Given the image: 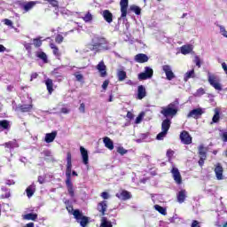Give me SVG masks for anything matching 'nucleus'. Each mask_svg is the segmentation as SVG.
<instances>
[{
  "instance_id": "obj_1",
  "label": "nucleus",
  "mask_w": 227,
  "mask_h": 227,
  "mask_svg": "<svg viewBox=\"0 0 227 227\" xmlns=\"http://www.w3.org/2000/svg\"><path fill=\"white\" fill-rule=\"evenodd\" d=\"M87 51H94L95 52H98V51H109L111 46H109V43L104 37L94 36L91 40V43L87 45Z\"/></svg>"
},
{
  "instance_id": "obj_2",
  "label": "nucleus",
  "mask_w": 227,
  "mask_h": 227,
  "mask_svg": "<svg viewBox=\"0 0 227 227\" xmlns=\"http://www.w3.org/2000/svg\"><path fill=\"white\" fill-rule=\"evenodd\" d=\"M179 105L180 103L178 102V99H176L174 102L168 104L167 106H162L160 114H163L166 119L176 116Z\"/></svg>"
},
{
  "instance_id": "obj_3",
  "label": "nucleus",
  "mask_w": 227,
  "mask_h": 227,
  "mask_svg": "<svg viewBox=\"0 0 227 227\" xmlns=\"http://www.w3.org/2000/svg\"><path fill=\"white\" fill-rule=\"evenodd\" d=\"M73 215L77 223H79L80 226L86 227V225L90 223V218L82 215V212L79 209H74L73 212Z\"/></svg>"
},
{
  "instance_id": "obj_4",
  "label": "nucleus",
  "mask_w": 227,
  "mask_h": 227,
  "mask_svg": "<svg viewBox=\"0 0 227 227\" xmlns=\"http://www.w3.org/2000/svg\"><path fill=\"white\" fill-rule=\"evenodd\" d=\"M207 81L209 84H211L213 88H215V90H217L218 91H221L223 90V86L219 82V77H217V75L208 73Z\"/></svg>"
},
{
  "instance_id": "obj_5",
  "label": "nucleus",
  "mask_w": 227,
  "mask_h": 227,
  "mask_svg": "<svg viewBox=\"0 0 227 227\" xmlns=\"http://www.w3.org/2000/svg\"><path fill=\"white\" fill-rule=\"evenodd\" d=\"M153 77V69L150 67H145V72L138 74L139 81H146V79H152Z\"/></svg>"
},
{
  "instance_id": "obj_6",
  "label": "nucleus",
  "mask_w": 227,
  "mask_h": 227,
  "mask_svg": "<svg viewBox=\"0 0 227 227\" xmlns=\"http://www.w3.org/2000/svg\"><path fill=\"white\" fill-rule=\"evenodd\" d=\"M162 70L168 81H173V79H175L176 75L175 73H173V68L171 67V66L164 65L162 66Z\"/></svg>"
},
{
  "instance_id": "obj_7",
  "label": "nucleus",
  "mask_w": 227,
  "mask_h": 227,
  "mask_svg": "<svg viewBox=\"0 0 227 227\" xmlns=\"http://www.w3.org/2000/svg\"><path fill=\"white\" fill-rule=\"evenodd\" d=\"M202 114H205V108L199 107L190 111L187 118H194L195 120H198Z\"/></svg>"
},
{
  "instance_id": "obj_8",
  "label": "nucleus",
  "mask_w": 227,
  "mask_h": 227,
  "mask_svg": "<svg viewBox=\"0 0 227 227\" xmlns=\"http://www.w3.org/2000/svg\"><path fill=\"white\" fill-rule=\"evenodd\" d=\"M98 71L100 77H107V67L104 63V60H101L96 67Z\"/></svg>"
},
{
  "instance_id": "obj_9",
  "label": "nucleus",
  "mask_w": 227,
  "mask_h": 227,
  "mask_svg": "<svg viewBox=\"0 0 227 227\" xmlns=\"http://www.w3.org/2000/svg\"><path fill=\"white\" fill-rule=\"evenodd\" d=\"M171 173L176 184H177V185H182V175L180 174V170L174 167L171 169Z\"/></svg>"
},
{
  "instance_id": "obj_10",
  "label": "nucleus",
  "mask_w": 227,
  "mask_h": 227,
  "mask_svg": "<svg viewBox=\"0 0 227 227\" xmlns=\"http://www.w3.org/2000/svg\"><path fill=\"white\" fill-rule=\"evenodd\" d=\"M180 139L182 141V143L184 145H191V143H192V137H191V135L189 134V132L184 130L181 134H180Z\"/></svg>"
},
{
  "instance_id": "obj_11",
  "label": "nucleus",
  "mask_w": 227,
  "mask_h": 227,
  "mask_svg": "<svg viewBox=\"0 0 227 227\" xmlns=\"http://www.w3.org/2000/svg\"><path fill=\"white\" fill-rule=\"evenodd\" d=\"M80 152L83 164L85 166H88V164H90V156H88V150H86V148H84L83 146H81Z\"/></svg>"
},
{
  "instance_id": "obj_12",
  "label": "nucleus",
  "mask_w": 227,
  "mask_h": 227,
  "mask_svg": "<svg viewBox=\"0 0 227 227\" xmlns=\"http://www.w3.org/2000/svg\"><path fill=\"white\" fill-rule=\"evenodd\" d=\"M215 173L217 180H223L224 176H223V166H221L220 163H217V165L215 168Z\"/></svg>"
},
{
  "instance_id": "obj_13",
  "label": "nucleus",
  "mask_w": 227,
  "mask_h": 227,
  "mask_svg": "<svg viewBox=\"0 0 227 227\" xmlns=\"http://www.w3.org/2000/svg\"><path fill=\"white\" fill-rule=\"evenodd\" d=\"M36 3L35 1H31V2H25L21 4V7L23 8L24 12L26 13H27V12L33 10V8H35V6H36Z\"/></svg>"
},
{
  "instance_id": "obj_14",
  "label": "nucleus",
  "mask_w": 227,
  "mask_h": 227,
  "mask_svg": "<svg viewBox=\"0 0 227 227\" xmlns=\"http://www.w3.org/2000/svg\"><path fill=\"white\" fill-rule=\"evenodd\" d=\"M117 79L120 82H123L127 79V72H125V67H121L117 69Z\"/></svg>"
},
{
  "instance_id": "obj_15",
  "label": "nucleus",
  "mask_w": 227,
  "mask_h": 227,
  "mask_svg": "<svg viewBox=\"0 0 227 227\" xmlns=\"http://www.w3.org/2000/svg\"><path fill=\"white\" fill-rule=\"evenodd\" d=\"M121 17H127V8H129V0H121Z\"/></svg>"
},
{
  "instance_id": "obj_16",
  "label": "nucleus",
  "mask_w": 227,
  "mask_h": 227,
  "mask_svg": "<svg viewBox=\"0 0 227 227\" xmlns=\"http://www.w3.org/2000/svg\"><path fill=\"white\" fill-rule=\"evenodd\" d=\"M135 61L137 63H146L148 62V56L145 53H138L135 56Z\"/></svg>"
},
{
  "instance_id": "obj_17",
  "label": "nucleus",
  "mask_w": 227,
  "mask_h": 227,
  "mask_svg": "<svg viewBox=\"0 0 227 227\" xmlns=\"http://www.w3.org/2000/svg\"><path fill=\"white\" fill-rule=\"evenodd\" d=\"M177 202L178 203H184L185 201V199L187 198V191L181 190L176 194Z\"/></svg>"
},
{
  "instance_id": "obj_18",
  "label": "nucleus",
  "mask_w": 227,
  "mask_h": 227,
  "mask_svg": "<svg viewBox=\"0 0 227 227\" xmlns=\"http://www.w3.org/2000/svg\"><path fill=\"white\" fill-rule=\"evenodd\" d=\"M146 97V89L143 85H139L137 88V98L143 100Z\"/></svg>"
},
{
  "instance_id": "obj_19",
  "label": "nucleus",
  "mask_w": 227,
  "mask_h": 227,
  "mask_svg": "<svg viewBox=\"0 0 227 227\" xmlns=\"http://www.w3.org/2000/svg\"><path fill=\"white\" fill-rule=\"evenodd\" d=\"M102 17L106 20V22H108V24H111V22H113V13H111L109 10L103 11Z\"/></svg>"
},
{
  "instance_id": "obj_20",
  "label": "nucleus",
  "mask_w": 227,
  "mask_h": 227,
  "mask_svg": "<svg viewBox=\"0 0 227 227\" xmlns=\"http://www.w3.org/2000/svg\"><path fill=\"white\" fill-rule=\"evenodd\" d=\"M170 128H171V119L167 118L163 120V121L161 122V130L168 133Z\"/></svg>"
},
{
  "instance_id": "obj_21",
  "label": "nucleus",
  "mask_w": 227,
  "mask_h": 227,
  "mask_svg": "<svg viewBox=\"0 0 227 227\" xmlns=\"http://www.w3.org/2000/svg\"><path fill=\"white\" fill-rule=\"evenodd\" d=\"M56 136H58V131L47 133L44 138L45 143H52L56 139Z\"/></svg>"
},
{
  "instance_id": "obj_22",
  "label": "nucleus",
  "mask_w": 227,
  "mask_h": 227,
  "mask_svg": "<svg viewBox=\"0 0 227 227\" xmlns=\"http://www.w3.org/2000/svg\"><path fill=\"white\" fill-rule=\"evenodd\" d=\"M98 210L101 212L102 215H106V210H107V201L103 200L98 204Z\"/></svg>"
},
{
  "instance_id": "obj_23",
  "label": "nucleus",
  "mask_w": 227,
  "mask_h": 227,
  "mask_svg": "<svg viewBox=\"0 0 227 227\" xmlns=\"http://www.w3.org/2000/svg\"><path fill=\"white\" fill-rule=\"evenodd\" d=\"M116 197L119 198V200H122L123 201H125L127 200H130V192L127 191H122L116 193Z\"/></svg>"
},
{
  "instance_id": "obj_24",
  "label": "nucleus",
  "mask_w": 227,
  "mask_h": 227,
  "mask_svg": "<svg viewBox=\"0 0 227 227\" xmlns=\"http://www.w3.org/2000/svg\"><path fill=\"white\" fill-rule=\"evenodd\" d=\"M103 143L106 148H108V150H114V144L113 143V140H111V138L106 137L103 139Z\"/></svg>"
},
{
  "instance_id": "obj_25",
  "label": "nucleus",
  "mask_w": 227,
  "mask_h": 227,
  "mask_svg": "<svg viewBox=\"0 0 227 227\" xmlns=\"http://www.w3.org/2000/svg\"><path fill=\"white\" fill-rule=\"evenodd\" d=\"M36 191V185H35V183H33L31 185H29L27 190V198H31L33 196V194H35V192Z\"/></svg>"
},
{
  "instance_id": "obj_26",
  "label": "nucleus",
  "mask_w": 227,
  "mask_h": 227,
  "mask_svg": "<svg viewBox=\"0 0 227 227\" xmlns=\"http://www.w3.org/2000/svg\"><path fill=\"white\" fill-rule=\"evenodd\" d=\"M4 146L5 148H10V150H13V148H19V143H17V140H12L4 144Z\"/></svg>"
},
{
  "instance_id": "obj_27",
  "label": "nucleus",
  "mask_w": 227,
  "mask_h": 227,
  "mask_svg": "<svg viewBox=\"0 0 227 227\" xmlns=\"http://www.w3.org/2000/svg\"><path fill=\"white\" fill-rule=\"evenodd\" d=\"M66 185L67 187V192L71 198H74V184H72V181H66Z\"/></svg>"
},
{
  "instance_id": "obj_28",
  "label": "nucleus",
  "mask_w": 227,
  "mask_h": 227,
  "mask_svg": "<svg viewBox=\"0 0 227 227\" xmlns=\"http://www.w3.org/2000/svg\"><path fill=\"white\" fill-rule=\"evenodd\" d=\"M45 84L50 95L52 94V91H54V83L52 82V80L50 78L46 79Z\"/></svg>"
},
{
  "instance_id": "obj_29",
  "label": "nucleus",
  "mask_w": 227,
  "mask_h": 227,
  "mask_svg": "<svg viewBox=\"0 0 227 227\" xmlns=\"http://www.w3.org/2000/svg\"><path fill=\"white\" fill-rule=\"evenodd\" d=\"M26 221H36L38 219L37 214L29 213L23 216Z\"/></svg>"
},
{
  "instance_id": "obj_30",
  "label": "nucleus",
  "mask_w": 227,
  "mask_h": 227,
  "mask_svg": "<svg viewBox=\"0 0 227 227\" xmlns=\"http://www.w3.org/2000/svg\"><path fill=\"white\" fill-rule=\"evenodd\" d=\"M181 52L183 54H191L192 52V45H184L181 47Z\"/></svg>"
},
{
  "instance_id": "obj_31",
  "label": "nucleus",
  "mask_w": 227,
  "mask_h": 227,
  "mask_svg": "<svg viewBox=\"0 0 227 227\" xmlns=\"http://www.w3.org/2000/svg\"><path fill=\"white\" fill-rule=\"evenodd\" d=\"M35 56L39 58V59H42L43 63H47V54L43 51H36Z\"/></svg>"
},
{
  "instance_id": "obj_32",
  "label": "nucleus",
  "mask_w": 227,
  "mask_h": 227,
  "mask_svg": "<svg viewBox=\"0 0 227 227\" xmlns=\"http://www.w3.org/2000/svg\"><path fill=\"white\" fill-rule=\"evenodd\" d=\"M199 155L202 159H207V148L205 146L200 145L199 147Z\"/></svg>"
},
{
  "instance_id": "obj_33",
  "label": "nucleus",
  "mask_w": 227,
  "mask_h": 227,
  "mask_svg": "<svg viewBox=\"0 0 227 227\" xmlns=\"http://www.w3.org/2000/svg\"><path fill=\"white\" fill-rule=\"evenodd\" d=\"M101 227H113V223L106 217L101 218Z\"/></svg>"
},
{
  "instance_id": "obj_34",
  "label": "nucleus",
  "mask_w": 227,
  "mask_h": 227,
  "mask_svg": "<svg viewBox=\"0 0 227 227\" xmlns=\"http://www.w3.org/2000/svg\"><path fill=\"white\" fill-rule=\"evenodd\" d=\"M20 109L22 113H29L33 109V105H22Z\"/></svg>"
},
{
  "instance_id": "obj_35",
  "label": "nucleus",
  "mask_w": 227,
  "mask_h": 227,
  "mask_svg": "<svg viewBox=\"0 0 227 227\" xmlns=\"http://www.w3.org/2000/svg\"><path fill=\"white\" fill-rule=\"evenodd\" d=\"M0 127L2 128V129H0V130H4L6 129H10V122L6 120L0 121Z\"/></svg>"
},
{
  "instance_id": "obj_36",
  "label": "nucleus",
  "mask_w": 227,
  "mask_h": 227,
  "mask_svg": "<svg viewBox=\"0 0 227 227\" xmlns=\"http://www.w3.org/2000/svg\"><path fill=\"white\" fill-rule=\"evenodd\" d=\"M66 177H67L66 182L72 181V168H67V169H66Z\"/></svg>"
},
{
  "instance_id": "obj_37",
  "label": "nucleus",
  "mask_w": 227,
  "mask_h": 227,
  "mask_svg": "<svg viewBox=\"0 0 227 227\" xmlns=\"http://www.w3.org/2000/svg\"><path fill=\"white\" fill-rule=\"evenodd\" d=\"M44 1H47V3H49V4H51V6H52L53 8H56V10L59 8V2H58V0H44Z\"/></svg>"
},
{
  "instance_id": "obj_38",
  "label": "nucleus",
  "mask_w": 227,
  "mask_h": 227,
  "mask_svg": "<svg viewBox=\"0 0 227 227\" xmlns=\"http://www.w3.org/2000/svg\"><path fill=\"white\" fill-rule=\"evenodd\" d=\"M194 75V69L188 71L184 77V81H185V82H187V81H189V79H191V77H193Z\"/></svg>"
},
{
  "instance_id": "obj_39",
  "label": "nucleus",
  "mask_w": 227,
  "mask_h": 227,
  "mask_svg": "<svg viewBox=\"0 0 227 227\" xmlns=\"http://www.w3.org/2000/svg\"><path fill=\"white\" fill-rule=\"evenodd\" d=\"M166 136H168V132L161 130V132H160L157 135L156 139H158V141H162V139H164L166 137Z\"/></svg>"
},
{
  "instance_id": "obj_40",
  "label": "nucleus",
  "mask_w": 227,
  "mask_h": 227,
  "mask_svg": "<svg viewBox=\"0 0 227 227\" xmlns=\"http://www.w3.org/2000/svg\"><path fill=\"white\" fill-rule=\"evenodd\" d=\"M84 22H91L93 20V15L88 12L83 17H82Z\"/></svg>"
},
{
  "instance_id": "obj_41",
  "label": "nucleus",
  "mask_w": 227,
  "mask_h": 227,
  "mask_svg": "<svg viewBox=\"0 0 227 227\" xmlns=\"http://www.w3.org/2000/svg\"><path fill=\"white\" fill-rule=\"evenodd\" d=\"M155 210L161 214L162 215H166V208L160 207V205H155L154 206Z\"/></svg>"
},
{
  "instance_id": "obj_42",
  "label": "nucleus",
  "mask_w": 227,
  "mask_h": 227,
  "mask_svg": "<svg viewBox=\"0 0 227 227\" xmlns=\"http://www.w3.org/2000/svg\"><path fill=\"white\" fill-rule=\"evenodd\" d=\"M143 118H145V112H142L138 114V116L136 118L135 123L139 125V123L143 121Z\"/></svg>"
},
{
  "instance_id": "obj_43",
  "label": "nucleus",
  "mask_w": 227,
  "mask_h": 227,
  "mask_svg": "<svg viewBox=\"0 0 227 227\" xmlns=\"http://www.w3.org/2000/svg\"><path fill=\"white\" fill-rule=\"evenodd\" d=\"M50 47H51V49H52L53 54H54L55 56H60V54H59V49L57 48L56 44L51 43V44H50Z\"/></svg>"
},
{
  "instance_id": "obj_44",
  "label": "nucleus",
  "mask_w": 227,
  "mask_h": 227,
  "mask_svg": "<svg viewBox=\"0 0 227 227\" xmlns=\"http://www.w3.org/2000/svg\"><path fill=\"white\" fill-rule=\"evenodd\" d=\"M216 26H217V27H219L221 35H223L224 36V38H227V31H226V28L224 27V26L219 25V24Z\"/></svg>"
},
{
  "instance_id": "obj_45",
  "label": "nucleus",
  "mask_w": 227,
  "mask_h": 227,
  "mask_svg": "<svg viewBox=\"0 0 227 227\" xmlns=\"http://www.w3.org/2000/svg\"><path fill=\"white\" fill-rule=\"evenodd\" d=\"M130 10L131 12H134L136 15H141V8H139L138 6L131 5Z\"/></svg>"
},
{
  "instance_id": "obj_46",
  "label": "nucleus",
  "mask_w": 227,
  "mask_h": 227,
  "mask_svg": "<svg viewBox=\"0 0 227 227\" xmlns=\"http://www.w3.org/2000/svg\"><path fill=\"white\" fill-rule=\"evenodd\" d=\"M193 95L194 97H201L202 95H205V89L204 88L198 89Z\"/></svg>"
},
{
  "instance_id": "obj_47",
  "label": "nucleus",
  "mask_w": 227,
  "mask_h": 227,
  "mask_svg": "<svg viewBox=\"0 0 227 227\" xmlns=\"http://www.w3.org/2000/svg\"><path fill=\"white\" fill-rule=\"evenodd\" d=\"M43 153L44 157H48V158H45L46 160H52V153H51V151L47 150V151H44Z\"/></svg>"
},
{
  "instance_id": "obj_48",
  "label": "nucleus",
  "mask_w": 227,
  "mask_h": 227,
  "mask_svg": "<svg viewBox=\"0 0 227 227\" xmlns=\"http://www.w3.org/2000/svg\"><path fill=\"white\" fill-rule=\"evenodd\" d=\"M33 43L35 47H42V40L40 38L33 39Z\"/></svg>"
},
{
  "instance_id": "obj_49",
  "label": "nucleus",
  "mask_w": 227,
  "mask_h": 227,
  "mask_svg": "<svg viewBox=\"0 0 227 227\" xmlns=\"http://www.w3.org/2000/svg\"><path fill=\"white\" fill-rule=\"evenodd\" d=\"M212 121L213 123H217V121H219V111L215 112V115L213 116Z\"/></svg>"
},
{
  "instance_id": "obj_50",
  "label": "nucleus",
  "mask_w": 227,
  "mask_h": 227,
  "mask_svg": "<svg viewBox=\"0 0 227 227\" xmlns=\"http://www.w3.org/2000/svg\"><path fill=\"white\" fill-rule=\"evenodd\" d=\"M63 40H65V38L63 37V35H57V36H56V38H55L56 43H63Z\"/></svg>"
},
{
  "instance_id": "obj_51",
  "label": "nucleus",
  "mask_w": 227,
  "mask_h": 227,
  "mask_svg": "<svg viewBox=\"0 0 227 227\" xmlns=\"http://www.w3.org/2000/svg\"><path fill=\"white\" fill-rule=\"evenodd\" d=\"M3 22L5 24V26H9L10 27H13V21L8 19H4Z\"/></svg>"
},
{
  "instance_id": "obj_52",
  "label": "nucleus",
  "mask_w": 227,
  "mask_h": 227,
  "mask_svg": "<svg viewBox=\"0 0 227 227\" xmlns=\"http://www.w3.org/2000/svg\"><path fill=\"white\" fill-rule=\"evenodd\" d=\"M74 77H75L76 81H78L79 82H81L82 81V79H84V76H82V74H81L79 73H75Z\"/></svg>"
},
{
  "instance_id": "obj_53",
  "label": "nucleus",
  "mask_w": 227,
  "mask_h": 227,
  "mask_svg": "<svg viewBox=\"0 0 227 227\" xmlns=\"http://www.w3.org/2000/svg\"><path fill=\"white\" fill-rule=\"evenodd\" d=\"M117 152L120 155H125V153H127V150L123 147H118Z\"/></svg>"
},
{
  "instance_id": "obj_54",
  "label": "nucleus",
  "mask_w": 227,
  "mask_h": 227,
  "mask_svg": "<svg viewBox=\"0 0 227 227\" xmlns=\"http://www.w3.org/2000/svg\"><path fill=\"white\" fill-rule=\"evenodd\" d=\"M23 45H24L26 51H27L28 52H31V49H32V48H31V43H28L24 42V43H23Z\"/></svg>"
},
{
  "instance_id": "obj_55",
  "label": "nucleus",
  "mask_w": 227,
  "mask_h": 227,
  "mask_svg": "<svg viewBox=\"0 0 227 227\" xmlns=\"http://www.w3.org/2000/svg\"><path fill=\"white\" fill-rule=\"evenodd\" d=\"M194 62L196 63V65H197V67H198L199 68H201V62H200V57L195 56V58H194Z\"/></svg>"
},
{
  "instance_id": "obj_56",
  "label": "nucleus",
  "mask_w": 227,
  "mask_h": 227,
  "mask_svg": "<svg viewBox=\"0 0 227 227\" xmlns=\"http://www.w3.org/2000/svg\"><path fill=\"white\" fill-rule=\"evenodd\" d=\"M37 182L39 183V184H45V176H38V179H37Z\"/></svg>"
},
{
  "instance_id": "obj_57",
  "label": "nucleus",
  "mask_w": 227,
  "mask_h": 227,
  "mask_svg": "<svg viewBox=\"0 0 227 227\" xmlns=\"http://www.w3.org/2000/svg\"><path fill=\"white\" fill-rule=\"evenodd\" d=\"M86 106L84 105V103H82L81 105H80V107H79V111H80V113H85L86 112Z\"/></svg>"
},
{
  "instance_id": "obj_58",
  "label": "nucleus",
  "mask_w": 227,
  "mask_h": 227,
  "mask_svg": "<svg viewBox=\"0 0 227 227\" xmlns=\"http://www.w3.org/2000/svg\"><path fill=\"white\" fill-rule=\"evenodd\" d=\"M101 198H103V200H109V193L107 192H103L101 193Z\"/></svg>"
},
{
  "instance_id": "obj_59",
  "label": "nucleus",
  "mask_w": 227,
  "mask_h": 227,
  "mask_svg": "<svg viewBox=\"0 0 227 227\" xmlns=\"http://www.w3.org/2000/svg\"><path fill=\"white\" fill-rule=\"evenodd\" d=\"M60 113H62L63 114H68V113H70V109L67 107H62Z\"/></svg>"
},
{
  "instance_id": "obj_60",
  "label": "nucleus",
  "mask_w": 227,
  "mask_h": 227,
  "mask_svg": "<svg viewBox=\"0 0 227 227\" xmlns=\"http://www.w3.org/2000/svg\"><path fill=\"white\" fill-rule=\"evenodd\" d=\"M109 86V80H106L103 84H102V88L103 90H107V87Z\"/></svg>"
},
{
  "instance_id": "obj_61",
  "label": "nucleus",
  "mask_w": 227,
  "mask_h": 227,
  "mask_svg": "<svg viewBox=\"0 0 227 227\" xmlns=\"http://www.w3.org/2000/svg\"><path fill=\"white\" fill-rule=\"evenodd\" d=\"M67 210L69 214H72V215H74V212H75V210H74V207L72 206L67 207Z\"/></svg>"
},
{
  "instance_id": "obj_62",
  "label": "nucleus",
  "mask_w": 227,
  "mask_h": 227,
  "mask_svg": "<svg viewBox=\"0 0 227 227\" xmlns=\"http://www.w3.org/2000/svg\"><path fill=\"white\" fill-rule=\"evenodd\" d=\"M191 227H201V226H200V222H198L197 220H193Z\"/></svg>"
},
{
  "instance_id": "obj_63",
  "label": "nucleus",
  "mask_w": 227,
  "mask_h": 227,
  "mask_svg": "<svg viewBox=\"0 0 227 227\" xmlns=\"http://www.w3.org/2000/svg\"><path fill=\"white\" fill-rule=\"evenodd\" d=\"M223 143H227V132H223L222 136Z\"/></svg>"
},
{
  "instance_id": "obj_64",
  "label": "nucleus",
  "mask_w": 227,
  "mask_h": 227,
  "mask_svg": "<svg viewBox=\"0 0 227 227\" xmlns=\"http://www.w3.org/2000/svg\"><path fill=\"white\" fill-rule=\"evenodd\" d=\"M222 68L223 69L225 74H227V65H226V62L222 63Z\"/></svg>"
}]
</instances>
